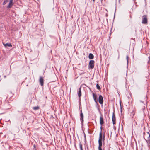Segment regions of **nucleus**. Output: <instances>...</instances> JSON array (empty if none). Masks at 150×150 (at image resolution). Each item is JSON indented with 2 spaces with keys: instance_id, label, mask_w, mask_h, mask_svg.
<instances>
[{
  "instance_id": "5701e85b",
  "label": "nucleus",
  "mask_w": 150,
  "mask_h": 150,
  "mask_svg": "<svg viewBox=\"0 0 150 150\" xmlns=\"http://www.w3.org/2000/svg\"><path fill=\"white\" fill-rule=\"evenodd\" d=\"M93 2L94 3L95 1V0H92Z\"/></svg>"
},
{
  "instance_id": "0eeeda50",
  "label": "nucleus",
  "mask_w": 150,
  "mask_h": 150,
  "mask_svg": "<svg viewBox=\"0 0 150 150\" xmlns=\"http://www.w3.org/2000/svg\"><path fill=\"white\" fill-rule=\"evenodd\" d=\"M80 120H81V123H83V113L82 112V110H81V113L80 114Z\"/></svg>"
},
{
  "instance_id": "20e7f679",
  "label": "nucleus",
  "mask_w": 150,
  "mask_h": 150,
  "mask_svg": "<svg viewBox=\"0 0 150 150\" xmlns=\"http://www.w3.org/2000/svg\"><path fill=\"white\" fill-rule=\"evenodd\" d=\"M100 123L101 125H103L104 124L103 118L102 114H101L100 118Z\"/></svg>"
},
{
  "instance_id": "b1692460",
  "label": "nucleus",
  "mask_w": 150,
  "mask_h": 150,
  "mask_svg": "<svg viewBox=\"0 0 150 150\" xmlns=\"http://www.w3.org/2000/svg\"><path fill=\"white\" fill-rule=\"evenodd\" d=\"M130 18H132V16H131V15H130Z\"/></svg>"
},
{
  "instance_id": "1a4fd4ad",
  "label": "nucleus",
  "mask_w": 150,
  "mask_h": 150,
  "mask_svg": "<svg viewBox=\"0 0 150 150\" xmlns=\"http://www.w3.org/2000/svg\"><path fill=\"white\" fill-rule=\"evenodd\" d=\"M78 95L79 96V100L81 99V87H80L79 89Z\"/></svg>"
},
{
  "instance_id": "7ed1b4c3",
  "label": "nucleus",
  "mask_w": 150,
  "mask_h": 150,
  "mask_svg": "<svg viewBox=\"0 0 150 150\" xmlns=\"http://www.w3.org/2000/svg\"><path fill=\"white\" fill-rule=\"evenodd\" d=\"M95 62L93 60H90L89 64V67L91 69H93L94 67Z\"/></svg>"
},
{
  "instance_id": "ddd939ff",
  "label": "nucleus",
  "mask_w": 150,
  "mask_h": 150,
  "mask_svg": "<svg viewBox=\"0 0 150 150\" xmlns=\"http://www.w3.org/2000/svg\"><path fill=\"white\" fill-rule=\"evenodd\" d=\"M3 44L6 47L8 46L10 47H12L11 44L10 43H7L6 44H5L4 43H3Z\"/></svg>"
},
{
  "instance_id": "9b49d317",
  "label": "nucleus",
  "mask_w": 150,
  "mask_h": 150,
  "mask_svg": "<svg viewBox=\"0 0 150 150\" xmlns=\"http://www.w3.org/2000/svg\"><path fill=\"white\" fill-rule=\"evenodd\" d=\"M102 141H98L99 146L98 149L99 150H102L101 148L102 146Z\"/></svg>"
},
{
  "instance_id": "a878e982",
  "label": "nucleus",
  "mask_w": 150,
  "mask_h": 150,
  "mask_svg": "<svg viewBox=\"0 0 150 150\" xmlns=\"http://www.w3.org/2000/svg\"><path fill=\"white\" fill-rule=\"evenodd\" d=\"M103 1V0H101V1Z\"/></svg>"
},
{
  "instance_id": "6e6552de",
  "label": "nucleus",
  "mask_w": 150,
  "mask_h": 150,
  "mask_svg": "<svg viewBox=\"0 0 150 150\" xmlns=\"http://www.w3.org/2000/svg\"><path fill=\"white\" fill-rule=\"evenodd\" d=\"M92 94L94 101L96 103H97L98 102V97L97 95L93 93Z\"/></svg>"
},
{
  "instance_id": "aec40b11",
  "label": "nucleus",
  "mask_w": 150,
  "mask_h": 150,
  "mask_svg": "<svg viewBox=\"0 0 150 150\" xmlns=\"http://www.w3.org/2000/svg\"><path fill=\"white\" fill-rule=\"evenodd\" d=\"M102 125H101V127H100V132H101V133H102Z\"/></svg>"
},
{
  "instance_id": "393cba45",
  "label": "nucleus",
  "mask_w": 150,
  "mask_h": 150,
  "mask_svg": "<svg viewBox=\"0 0 150 150\" xmlns=\"http://www.w3.org/2000/svg\"><path fill=\"white\" fill-rule=\"evenodd\" d=\"M111 33H110V35H111Z\"/></svg>"
},
{
  "instance_id": "6ab92c4d",
  "label": "nucleus",
  "mask_w": 150,
  "mask_h": 150,
  "mask_svg": "<svg viewBox=\"0 0 150 150\" xmlns=\"http://www.w3.org/2000/svg\"><path fill=\"white\" fill-rule=\"evenodd\" d=\"M148 141L149 143L150 144V135H149V137L148 138Z\"/></svg>"
},
{
  "instance_id": "39448f33",
  "label": "nucleus",
  "mask_w": 150,
  "mask_h": 150,
  "mask_svg": "<svg viewBox=\"0 0 150 150\" xmlns=\"http://www.w3.org/2000/svg\"><path fill=\"white\" fill-rule=\"evenodd\" d=\"M112 121L113 122V124L115 125L116 123V117L115 114V111H114L113 112L112 117Z\"/></svg>"
},
{
  "instance_id": "423d86ee",
  "label": "nucleus",
  "mask_w": 150,
  "mask_h": 150,
  "mask_svg": "<svg viewBox=\"0 0 150 150\" xmlns=\"http://www.w3.org/2000/svg\"><path fill=\"white\" fill-rule=\"evenodd\" d=\"M98 101L99 103L101 104H103V96L102 95H100L99 96L98 98Z\"/></svg>"
},
{
  "instance_id": "4468645a",
  "label": "nucleus",
  "mask_w": 150,
  "mask_h": 150,
  "mask_svg": "<svg viewBox=\"0 0 150 150\" xmlns=\"http://www.w3.org/2000/svg\"><path fill=\"white\" fill-rule=\"evenodd\" d=\"M89 58L90 59H93L94 58V56L92 53H90L88 56Z\"/></svg>"
},
{
  "instance_id": "4be33fe9",
  "label": "nucleus",
  "mask_w": 150,
  "mask_h": 150,
  "mask_svg": "<svg viewBox=\"0 0 150 150\" xmlns=\"http://www.w3.org/2000/svg\"><path fill=\"white\" fill-rule=\"evenodd\" d=\"M120 107H121V108L122 107H121V103L120 102Z\"/></svg>"
},
{
  "instance_id": "dca6fc26",
  "label": "nucleus",
  "mask_w": 150,
  "mask_h": 150,
  "mask_svg": "<svg viewBox=\"0 0 150 150\" xmlns=\"http://www.w3.org/2000/svg\"><path fill=\"white\" fill-rule=\"evenodd\" d=\"M33 108L34 110H37L39 109V106L34 107H33Z\"/></svg>"
},
{
  "instance_id": "2eb2a0df",
  "label": "nucleus",
  "mask_w": 150,
  "mask_h": 150,
  "mask_svg": "<svg viewBox=\"0 0 150 150\" xmlns=\"http://www.w3.org/2000/svg\"><path fill=\"white\" fill-rule=\"evenodd\" d=\"M79 145L80 149V150H83L82 146V144L80 142L79 143Z\"/></svg>"
},
{
  "instance_id": "f3484780",
  "label": "nucleus",
  "mask_w": 150,
  "mask_h": 150,
  "mask_svg": "<svg viewBox=\"0 0 150 150\" xmlns=\"http://www.w3.org/2000/svg\"><path fill=\"white\" fill-rule=\"evenodd\" d=\"M96 86L97 89H98V90L100 89L101 88H100V86L98 84H97Z\"/></svg>"
},
{
  "instance_id": "9d476101",
  "label": "nucleus",
  "mask_w": 150,
  "mask_h": 150,
  "mask_svg": "<svg viewBox=\"0 0 150 150\" xmlns=\"http://www.w3.org/2000/svg\"><path fill=\"white\" fill-rule=\"evenodd\" d=\"M40 84L42 86H43L44 84V80L43 78L41 76L40 77L39 79Z\"/></svg>"
},
{
  "instance_id": "a211bd4d",
  "label": "nucleus",
  "mask_w": 150,
  "mask_h": 150,
  "mask_svg": "<svg viewBox=\"0 0 150 150\" xmlns=\"http://www.w3.org/2000/svg\"><path fill=\"white\" fill-rule=\"evenodd\" d=\"M8 0H5L3 4V5H4L7 2H8Z\"/></svg>"
},
{
  "instance_id": "f03ea898",
  "label": "nucleus",
  "mask_w": 150,
  "mask_h": 150,
  "mask_svg": "<svg viewBox=\"0 0 150 150\" xmlns=\"http://www.w3.org/2000/svg\"><path fill=\"white\" fill-rule=\"evenodd\" d=\"M105 136L104 134H103V133H101V132H100L99 134V137L98 141H102L103 142L104 141L105 139Z\"/></svg>"
},
{
  "instance_id": "f257e3e1",
  "label": "nucleus",
  "mask_w": 150,
  "mask_h": 150,
  "mask_svg": "<svg viewBox=\"0 0 150 150\" xmlns=\"http://www.w3.org/2000/svg\"><path fill=\"white\" fill-rule=\"evenodd\" d=\"M142 23L143 24H146L147 23V19L146 15H143L142 17Z\"/></svg>"
},
{
  "instance_id": "f8f14e48",
  "label": "nucleus",
  "mask_w": 150,
  "mask_h": 150,
  "mask_svg": "<svg viewBox=\"0 0 150 150\" xmlns=\"http://www.w3.org/2000/svg\"><path fill=\"white\" fill-rule=\"evenodd\" d=\"M13 0H10V2L8 6H7V8H9L11 7L13 5Z\"/></svg>"
},
{
  "instance_id": "412c9836",
  "label": "nucleus",
  "mask_w": 150,
  "mask_h": 150,
  "mask_svg": "<svg viewBox=\"0 0 150 150\" xmlns=\"http://www.w3.org/2000/svg\"><path fill=\"white\" fill-rule=\"evenodd\" d=\"M129 57H128V56H127V57H126V59H127V62L128 63V59H129Z\"/></svg>"
}]
</instances>
